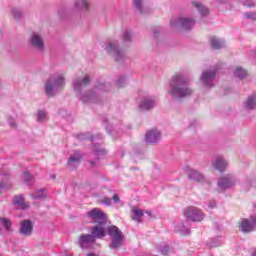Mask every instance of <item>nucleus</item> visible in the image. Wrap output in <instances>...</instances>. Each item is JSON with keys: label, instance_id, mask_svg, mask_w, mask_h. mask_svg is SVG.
<instances>
[{"label": "nucleus", "instance_id": "2f4dec72", "mask_svg": "<svg viewBox=\"0 0 256 256\" xmlns=\"http://www.w3.org/2000/svg\"><path fill=\"white\" fill-rule=\"evenodd\" d=\"M234 75L239 79H245V77H247V71H245L243 68H236Z\"/></svg>", "mask_w": 256, "mask_h": 256}, {"label": "nucleus", "instance_id": "39448f33", "mask_svg": "<svg viewBox=\"0 0 256 256\" xmlns=\"http://www.w3.org/2000/svg\"><path fill=\"white\" fill-rule=\"evenodd\" d=\"M108 235L111 239L110 249H117L123 245V232L117 226L108 227Z\"/></svg>", "mask_w": 256, "mask_h": 256}, {"label": "nucleus", "instance_id": "ea45409f", "mask_svg": "<svg viewBox=\"0 0 256 256\" xmlns=\"http://www.w3.org/2000/svg\"><path fill=\"white\" fill-rule=\"evenodd\" d=\"M178 231L181 233V235H189L190 230L189 228L182 226L178 229Z\"/></svg>", "mask_w": 256, "mask_h": 256}, {"label": "nucleus", "instance_id": "412c9836", "mask_svg": "<svg viewBox=\"0 0 256 256\" xmlns=\"http://www.w3.org/2000/svg\"><path fill=\"white\" fill-rule=\"evenodd\" d=\"M94 239H103L105 237V224H98L91 230Z\"/></svg>", "mask_w": 256, "mask_h": 256}, {"label": "nucleus", "instance_id": "72a5a7b5", "mask_svg": "<svg viewBox=\"0 0 256 256\" xmlns=\"http://www.w3.org/2000/svg\"><path fill=\"white\" fill-rule=\"evenodd\" d=\"M21 179L24 183H31L33 181V175L26 171L21 175Z\"/></svg>", "mask_w": 256, "mask_h": 256}, {"label": "nucleus", "instance_id": "a19ab883", "mask_svg": "<svg viewBox=\"0 0 256 256\" xmlns=\"http://www.w3.org/2000/svg\"><path fill=\"white\" fill-rule=\"evenodd\" d=\"M7 121L9 123L10 127H17V123L15 122V119L13 117L9 116L7 118Z\"/></svg>", "mask_w": 256, "mask_h": 256}, {"label": "nucleus", "instance_id": "e433bc0d", "mask_svg": "<svg viewBox=\"0 0 256 256\" xmlns=\"http://www.w3.org/2000/svg\"><path fill=\"white\" fill-rule=\"evenodd\" d=\"M12 15L14 19H21V17H23V12H21L20 9H14L12 10Z\"/></svg>", "mask_w": 256, "mask_h": 256}, {"label": "nucleus", "instance_id": "1a4fd4ad", "mask_svg": "<svg viewBox=\"0 0 256 256\" xmlns=\"http://www.w3.org/2000/svg\"><path fill=\"white\" fill-rule=\"evenodd\" d=\"M28 43L33 49H36V51L40 53L45 51V39L43 38V34L39 32H33L28 39Z\"/></svg>", "mask_w": 256, "mask_h": 256}, {"label": "nucleus", "instance_id": "79ce46f5", "mask_svg": "<svg viewBox=\"0 0 256 256\" xmlns=\"http://www.w3.org/2000/svg\"><path fill=\"white\" fill-rule=\"evenodd\" d=\"M208 207H209V209H215V207H217V202L215 200H211L208 203Z\"/></svg>", "mask_w": 256, "mask_h": 256}, {"label": "nucleus", "instance_id": "4468645a", "mask_svg": "<svg viewBox=\"0 0 256 256\" xmlns=\"http://www.w3.org/2000/svg\"><path fill=\"white\" fill-rule=\"evenodd\" d=\"M229 166V162L225 157L219 155L212 159V167L219 171L220 173H223V171H226L227 167Z\"/></svg>", "mask_w": 256, "mask_h": 256}, {"label": "nucleus", "instance_id": "c85d7f7f", "mask_svg": "<svg viewBox=\"0 0 256 256\" xmlns=\"http://www.w3.org/2000/svg\"><path fill=\"white\" fill-rule=\"evenodd\" d=\"M132 213H133L132 219H134L135 221H138V223H141V217H143V210L137 207H133Z\"/></svg>", "mask_w": 256, "mask_h": 256}, {"label": "nucleus", "instance_id": "09e8293b", "mask_svg": "<svg viewBox=\"0 0 256 256\" xmlns=\"http://www.w3.org/2000/svg\"><path fill=\"white\" fill-rule=\"evenodd\" d=\"M1 89H3V83L0 80V91H1Z\"/></svg>", "mask_w": 256, "mask_h": 256}, {"label": "nucleus", "instance_id": "393cba45", "mask_svg": "<svg viewBox=\"0 0 256 256\" xmlns=\"http://www.w3.org/2000/svg\"><path fill=\"white\" fill-rule=\"evenodd\" d=\"M255 107H256V96L255 95L249 96L245 102V109H247V111H253Z\"/></svg>", "mask_w": 256, "mask_h": 256}, {"label": "nucleus", "instance_id": "bb28decb", "mask_svg": "<svg viewBox=\"0 0 256 256\" xmlns=\"http://www.w3.org/2000/svg\"><path fill=\"white\" fill-rule=\"evenodd\" d=\"M31 199H47V192L45 189L36 190L35 192L30 194Z\"/></svg>", "mask_w": 256, "mask_h": 256}, {"label": "nucleus", "instance_id": "7c9ffc66", "mask_svg": "<svg viewBox=\"0 0 256 256\" xmlns=\"http://www.w3.org/2000/svg\"><path fill=\"white\" fill-rule=\"evenodd\" d=\"M0 223L2 227H4L5 231H7L8 233H11V231H13V229L11 228V220L7 218H0Z\"/></svg>", "mask_w": 256, "mask_h": 256}, {"label": "nucleus", "instance_id": "c9c22d12", "mask_svg": "<svg viewBox=\"0 0 256 256\" xmlns=\"http://www.w3.org/2000/svg\"><path fill=\"white\" fill-rule=\"evenodd\" d=\"M107 153V151H105V149L101 148V147H95L94 148V155L95 157H99L101 155H105Z\"/></svg>", "mask_w": 256, "mask_h": 256}, {"label": "nucleus", "instance_id": "9d476101", "mask_svg": "<svg viewBox=\"0 0 256 256\" xmlns=\"http://www.w3.org/2000/svg\"><path fill=\"white\" fill-rule=\"evenodd\" d=\"M183 214L186 219H189V221L199 222L205 219V215L201 209L193 206L185 208Z\"/></svg>", "mask_w": 256, "mask_h": 256}, {"label": "nucleus", "instance_id": "6ab92c4d", "mask_svg": "<svg viewBox=\"0 0 256 256\" xmlns=\"http://www.w3.org/2000/svg\"><path fill=\"white\" fill-rule=\"evenodd\" d=\"M186 175L192 181H196L198 183H205V181H207V179H205V176L201 172L195 169L186 170Z\"/></svg>", "mask_w": 256, "mask_h": 256}, {"label": "nucleus", "instance_id": "4be33fe9", "mask_svg": "<svg viewBox=\"0 0 256 256\" xmlns=\"http://www.w3.org/2000/svg\"><path fill=\"white\" fill-rule=\"evenodd\" d=\"M209 41L212 49H223L225 47V40L217 36H211Z\"/></svg>", "mask_w": 256, "mask_h": 256}, {"label": "nucleus", "instance_id": "9b49d317", "mask_svg": "<svg viewBox=\"0 0 256 256\" xmlns=\"http://www.w3.org/2000/svg\"><path fill=\"white\" fill-rule=\"evenodd\" d=\"M87 217L93 221V223H98V225H106L107 223V215L99 208H94L88 211Z\"/></svg>", "mask_w": 256, "mask_h": 256}, {"label": "nucleus", "instance_id": "aec40b11", "mask_svg": "<svg viewBox=\"0 0 256 256\" xmlns=\"http://www.w3.org/2000/svg\"><path fill=\"white\" fill-rule=\"evenodd\" d=\"M75 11H81L83 13L89 12L91 6L89 5V0H75L74 2Z\"/></svg>", "mask_w": 256, "mask_h": 256}, {"label": "nucleus", "instance_id": "f3484780", "mask_svg": "<svg viewBox=\"0 0 256 256\" xmlns=\"http://www.w3.org/2000/svg\"><path fill=\"white\" fill-rule=\"evenodd\" d=\"M20 235L23 237H31L33 235V222L30 220H24L20 224Z\"/></svg>", "mask_w": 256, "mask_h": 256}, {"label": "nucleus", "instance_id": "58836bf2", "mask_svg": "<svg viewBox=\"0 0 256 256\" xmlns=\"http://www.w3.org/2000/svg\"><path fill=\"white\" fill-rule=\"evenodd\" d=\"M98 202L102 203V205L111 206V199L107 197H102L98 200Z\"/></svg>", "mask_w": 256, "mask_h": 256}, {"label": "nucleus", "instance_id": "c03bdc74", "mask_svg": "<svg viewBox=\"0 0 256 256\" xmlns=\"http://www.w3.org/2000/svg\"><path fill=\"white\" fill-rule=\"evenodd\" d=\"M89 167H97V161H88Z\"/></svg>", "mask_w": 256, "mask_h": 256}, {"label": "nucleus", "instance_id": "5701e85b", "mask_svg": "<svg viewBox=\"0 0 256 256\" xmlns=\"http://www.w3.org/2000/svg\"><path fill=\"white\" fill-rule=\"evenodd\" d=\"M134 6L141 15H147L151 12V10L145 6V0H134Z\"/></svg>", "mask_w": 256, "mask_h": 256}, {"label": "nucleus", "instance_id": "a878e982", "mask_svg": "<svg viewBox=\"0 0 256 256\" xmlns=\"http://www.w3.org/2000/svg\"><path fill=\"white\" fill-rule=\"evenodd\" d=\"M13 204L20 207V209H27L29 207V204L25 202V199L23 198V196L14 197Z\"/></svg>", "mask_w": 256, "mask_h": 256}, {"label": "nucleus", "instance_id": "603ef678", "mask_svg": "<svg viewBox=\"0 0 256 256\" xmlns=\"http://www.w3.org/2000/svg\"><path fill=\"white\" fill-rule=\"evenodd\" d=\"M148 217H151V212H146Z\"/></svg>", "mask_w": 256, "mask_h": 256}, {"label": "nucleus", "instance_id": "c756f323", "mask_svg": "<svg viewBox=\"0 0 256 256\" xmlns=\"http://www.w3.org/2000/svg\"><path fill=\"white\" fill-rule=\"evenodd\" d=\"M49 118L47 117V111L45 110H38L37 112V122L38 123H45Z\"/></svg>", "mask_w": 256, "mask_h": 256}, {"label": "nucleus", "instance_id": "20e7f679", "mask_svg": "<svg viewBox=\"0 0 256 256\" xmlns=\"http://www.w3.org/2000/svg\"><path fill=\"white\" fill-rule=\"evenodd\" d=\"M169 27L173 31L183 29L184 31H191L195 27V19L191 16H180L172 18L169 22Z\"/></svg>", "mask_w": 256, "mask_h": 256}, {"label": "nucleus", "instance_id": "6e6552de", "mask_svg": "<svg viewBox=\"0 0 256 256\" xmlns=\"http://www.w3.org/2000/svg\"><path fill=\"white\" fill-rule=\"evenodd\" d=\"M237 182V177L233 176V174H227L218 179L217 185L220 191H227L228 189H233Z\"/></svg>", "mask_w": 256, "mask_h": 256}, {"label": "nucleus", "instance_id": "3c124183", "mask_svg": "<svg viewBox=\"0 0 256 256\" xmlns=\"http://www.w3.org/2000/svg\"><path fill=\"white\" fill-rule=\"evenodd\" d=\"M252 256H256V249H255L254 252L252 253Z\"/></svg>", "mask_w": 256, "mask_h": 256}, {"label": "nucleus", "instance_id": "37998d69", "mask_svg": "<svg viewBox=\"0 0 256 256\" xmlns=\"http://www.w3.org/2000/svg\"><path fill=\"white\" fill-rule=\"evenodd\" d=\"M171 251V248L169 246H164V248L161 250L162 255H167Z\"/></svg>", "mask_w": 256, "mask_h": 256}, {"label": "nucleus", "instance_id": "f704fd0d", "mask_svg": "<svg viewBox=\"0 0 256 256\" xmlns=\"http://www.w3.org/2000/svg\"><path fill=\"white\" fill-rule=\"evenodd\" d=\"M127 83V78L125 76H120L116 82L117 87H125Z\"/></svg>", "mask_w": 256, "mask_h": 256}, {"label": "nucleus", "instance_id": "5fc2aeb1", "mask_svg": "<svg viewBox=\"0 0 256 256\" xmlns=\"http://www.w3.org/2000/svg\"><path fill=\"white\" fill-rule=\"evenodd\" d=\"M52 179H55V174H54V175H52Z\"/></svg>", "mask_w": 256, "mask_h": 256}, {"label": "nucleus", "instance_id": "f03ea898", "mask_svg": "<svg viewBox=\"0 0 256 256\" xmlns=\"http://www.w3.org/2000/svg\"><path fill=\"white\" fill-rule=\"evenodd\" d=\"M189 85V77L183 72H178L172 76L168 83V95L175 101H181L185 97H191L193 95V89Z\"/></svg>", "mask_w": 256, "mask_h": 256}, {"label": "nucleus", "instance_id": "2eb2a0df", "mask_svg": "<svg viewBox=\"0 0 256 256\" xmlns=\"http://www.w3.org/2000/svg\"><path fill=\"white\" fill-rule=\"evenodd\" d=\"M81 159H83V154L76 150L70 154L67 161V166L70 167V169H77L81 163Z\"/></svg>", "mask_w": 256, "mask_h": 256}, {"label": "nucleus", "instance_id": "b1692460", "mask_svg": "<svg viewBox=\"0 0 256 256\" xmlns=\"http://www.w3.org/2000/svg\"><path fill=\"white\" fill-rule=\"evenodd\" d=\"M192 5L199 11L200 15L202 17H205L209 13V8L203 6V4L200 1L194 0L192 1Z\"/></svg>", "mask_w": 256, "mask_h": 256}, {"label": "nucleus", "instance_id": "f257e3e1", "mask_svg": "<svg viewBox=\"0 0 256 256\" xmlns=\"http://www.w3.org/2000/svg\"><path fill=\"white\" fill-rule=\"evenodd\" d=\"M91 83L89 75L76 76L72 80L73 89L76 93V97L83 103H99V95L101 91H108L109 84L105 82H99L92 92H83V88L87 87Z\"/></svg>", "mask_w": 256, "mask_h": 256}, {"label": "nucleus", "instance_id": "a18cd8bd", "mask_svg": "<svg viewBox=\"0 0 256 256\" xmlns=\"http://www.w3.org/2000/svg\"><path fill=\"white\" fill-rule=\"evenodd\" d=\"M112 199H113L114 203H119V201H120L119 196H117V195H114L112 197Z\"/></svg>", "mask_w": 256, "mask_h": 256}, {"label": "nucleus", "instance_id": "7ed1b4c3", "mask_svg": "<svg viewBox=\"0 0 256 256\" xmlns=\"http://www.w3.org/2000/svg\"><path fill=\"white\" fill-rule=\"evenodd\" d=\"M66 78L65 72L58 71L49 76L44 83V93L47 97H56L63 91L65 87Z\"/></svg>", "mask_w": 256, "mask_h": 256}, {"label": "nucleus", "instance_id": "49530a36", "mask_svg": "<svg viewBox=\"0 0 256 256\" xmlns=\"http://www.w3.org/2000/svg\"><path fill=\"white\" fill-rule=\"evenodd\" d=\"M0 187H1L2 189H9V184H7V185L5 186L3 183H1V184H0Z\"/></svg>", "mask_w": 256, "mask_h": 256}, {"label": "nucleus", "instance_id": "8fccbe9b", "mask_svg": "<svg viewBox=\"0 0 256 256\" xmlns=\"http://www.w3.org/2000/svg\"><path fill=\"white\" fill-rule=\"evenodd\" d=\"M87 256H97V255H95L94 253H90Z\"/></svg>", "mask_w": 256, "mask_h": 256}, {"label": "nucleus", "instance_id": "dca6fc26", "mask_svg": "<svg viewBox=\"0 0 256 256\" xmlns=\"http://www.w3.org/2000/svg\"><path fill=\"white\" fill-rule=\"evenodd\" d=\"M155 105H157L155 98L151 96L144 97L139 103V109L141 111H151V109L155 108Z\"/></svg>", "mask_w": 256, "mask_h": 256}, {"label": "nucleus", "instance_id": "f8f14e48", "mask_svg": "<svg viewBox=\"0 0 256 256\" xmlns=\"http://www.w3.org/2000/svg\"><path fill=\"white\" fill-rule=\"evenodd\" d=\"M163 135L161 134L160 130L157 128H153L148 130L145 134V142L149 145H157L159 141H161Z\"/></svg>", "mask_w": 256, "mask_h": 256}, {"label": "nucleus", "instance_id": "a211bd4d", "mask_svg": "<svg viewBox=\"0 0 256 256\" xmlns=\"http://www.w3.org/2000/svg\"><path fill=\"white\" fill-rule=\"evenodd\" d=\"M78 243L81 249H87L95 243V238L92 234H83L80 236Z\"/></svg>", "mask_w": 256, "mask_h": 256}, {"label": "nucleus", "instance_id": "cd10ccee", "mask_svg": "<svg viewBox=\"0 0 256 256\" xmlns=\"http://www.w3.org/2000/svg\"><path fill=\"white\" fill-rule=\"evenodd\" d=\"M121 39L123 43H131V41H133V33L131 32V30H125L121 34Z\"/></svg>", "mask_w": 256, "mask_h": 256}, {"label": "nucleus", "instance_id": "473e14b6", "mask_svg": "<svg viewBox=\"0 0 256 256\" xmlns=\"http://www.w3.org/2000/svg\"><path fill=\"white\" fill-rule=\"evenodd\" d=\"M222 241L219 238H212L208 241L209 247H220L222 245Z\"/></svg>", "mask_w": 256, "mask_h": 256}, {"label": "nucleus", "instance_id": "864d4df0", "mask_svg": "<svg viewBox=\"0 0 256 256\" xmlns=\"http://www.w3.org/2000/svg\"><path fill=\"white\" fill-rule=\"evenodd\" d=\"M248 7H255V4L248 5Z\"/></svg>", "mask_w": 256, "mask_h": 256}, {"label": "nucleus", "instance_id": "423d86ee", "mask_svg": "<svg viewBox=\"0 0 256 256\" xmlns=\"http://www.w3.org/2000/svg\"><path fill=\"white\" fill-rule=\"evenodd\" d=\"M217 71L215 69H208L202 72L200 76V83L205 89H212L215 87V77Z\"/></svg>", "mask_w": 256, "mask_h": 256}, {"label": "nucleus", "instance_id": "de8ad7c7", "mask_svg": "<svg viewBox=\"0 0 256 256\" xmlns=\"http://www.w3.org/2000/svg\"><path fill=\"white\" fill-rule=\"evenodd\" d=\"M216 1H217V3H221V4L227 3V0H216Z\"/></svg>", "mask_w": 256, "mask_h": 256}, {"label": "nucleus", "instance_id": "0eeeda50", "mask_svg": "<svg viewBox=\"0 0 256 256\" xmlns=\"http://www.w3.org/2000/svg\"><path fill=\"white\" fill-rule=\"evenodd\" d=\"M105 49L107 53L112 55L115 61H123L125 59V51L119 49V41L113 40L108 42Z\"/></svg>", "mask_w": 256, "mask_h": 256}, {"label": "nucleus", "instance_id": "ddd939ff", "mask_svg": "<svg viewBox=\"0 0 256 256\" xmlns=\"http://www.w3.org/2000/svg\"><path fill=\"white\" fill-rule=\"evenodd\" d=\"M239 227L243 233H251L256 227V216H251L250 219H242L239 223Z\"/></svg>", "mask_w": 256, "mask_h": 256}, {"label": "nucleus", "instance_id": "4c0bfd02", "mask_svg": "<svg viewBox=\"0 0 256 256\" xmlns=\"http://www.w3.org/2000/svg\"><path fill=\"white\" fill-rule=\"evenodd\" d=\"M244 17L246 19H250L251 21H256V12H246Z\"/></svg>", "mask_w": 256, "mask_h": 256}]
</instances>
